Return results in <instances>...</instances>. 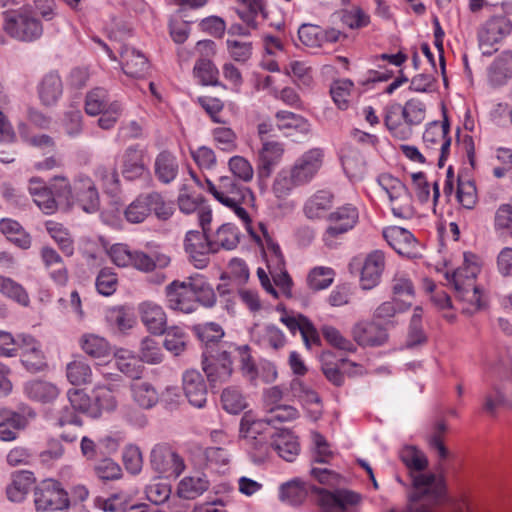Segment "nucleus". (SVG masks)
I'll return each mask as SVG.
<instances>
[{"mask_svg":"<svg viewBox=\"0 0 512 512\" xmlns=\"http://www.w3.org/2000/svg\"><path fill=\"white\" fill-rule=\"evenodd\" d=\"M151 466L166 478L178 477L185 468L182 458L165 446L153 448L151 451Z\"/></svg>","mask_w":512,"mask_h":512,"instance_id":"15","label":"nucleus"},{"mask_svg":"<svg viewBox=\"0 0 512 512\" xmlns=\"http://www.w3.org/2000/svg\"><path fill=\"white\" fill-rule=\"evenodd\" d=\"M62 93V80L57 72L47 73L38 84V96L45 106L55 105Z\"/></svg>","mask_w":512,"mask_h":512,"instance_id":"29","label":"nucleus"},{"mask_svg":"<svg viewBox=\"0 0 512 512\" xmlns=\"http://www.w3.org/2000/svg\"><path fill=\"white\" fill-rule=\"evenodd\" d=\"M354 341L363 347H377L385 344L388 334L385 328L373 321L357 322L352 328Z\"/></svg>","mask_w":512,"mask_h":512,"instance_id":"20","label":"nucleus"},{"mask_svg":"<svg viewBox=\"0 0 512 512\" xmlns=\"http://www.w3.org/2000/svg\"><path fill=\"white\" fill-rule=\"evenodd\" d=\"M183 245L190 262L198 269L205 268L210 254L215 253L210 234L199 230L188 231Z\"/></svg>","mask_w":512,"mask_h":512,"instance_id":"9","label":"nucleus"},{"mask_svg":"<svg viewBox=\"0 0 512 512\" xmlns=\"http://www.w3.org/2000/svg\"><path fill=\"white\" fill-rule=\"evenodd\" d=\"M449 128L447 118L441 124L437 121L430 123L423 133V141L427 148L433 149L434 145H441L445 139H451L448 136Z\"/></svg>","mask_w":512,"mask_h":512,"instance_id":"49","label":"nucleus"},{"mask_svg":"<svg viewBox=\"0 0 512 512\" xmlns=\"http://www.w3.org/2000/svg\"><path fill=\"white\" fill-rule=\"evenodd\" d=\"M211 241L215 253L221 248L232 250L239 243V231L237 227L231 223L222 224L214 233H210Z\"/></svg>","mask_w":512,"mask_h":512,"instance_id":"36","label":"nucleus"},{"mask_svg":"<svg viewBox=\"0 0 512 512\" xmlns=\"http://www.w3.org/2000/svg\"><path fill=\"white\" fill-rule=\"evenodd\" d=\"M77 203L86 213H94L100 207L98 189L86 174H77L72 183V205Z\"/></svg>","mask_w":512,"mask_h":512,"instance_id":"11","label":"nucleus"},{"mask_svg":"<svg viewBox=\"0 0 512 512\" xmlns=\"http://www.w3.org/2000/svg\"><path fill=\"white\" fill-rule=\"evenodd\" d=\"M512 25L510 20L503 16H494L487 20L478 32L479 45L483 55H491L492 51L486 47H492L501 41L511 32Z\"/></svg>","mask_w":512,"mask_h":512,"instance_id":"14","label":"nucleus"},{"mask_svg":"<svg viewBox=\"0 0 512 512\" xmlns=\"http://www.w3.org/2000/svg\"><path fill=\"white\" fill-rule=\"evenodd\" d=\"M45 227L48 234L58 244L61 251L66 256L73 255L74 244L69 231L62 224L54 221H47Z\"/></svg>","mask_w":512,"mask_h":512,"instance_id":"46","label":"nucleus"},{"mask_svg":"<svg viewBox=\"0 0 512 512\" xmlns=\"http://www.w3.org/2000/svg\"><path fill=\"white\" fill-rule=\"evenodd\" d=\"M273 440L271 447L278 453V455L288 462H292L299 454L300 445L297 437L287 429H278L273 427Z\"/></svg>","mask_w":512,"mask_h":512,"instance_id":"26","label":"nucleus"},{"mask_svg":"<svg viewBox=\"0 0 512 512\" xmlns=\"http://www.w3.org/2000/svg\"><path fill=\"white\" fill-rule=\"evenodd\" d=\"M133 400L143 409H151L159 401V395L154 386L146 381H136L131 385Z\"/></svg>","mask_w":512,"mask_h":512,"instance_id":"38","label":"nucleus"},{"mask_svg":"<svg viewBox=\"0 0 512 512\" xmlns=\"http://www.w3.org/2000/svg\"><path fill=\"white\" fill-rule=\"evenodd\" d=\"M240 436L245 441L253 462H262L269 453L273 440V427L259 419H255L252 413L247 412L240 421Z\"/></svg>","mask_w":512,"mask_h":512,"instance_id":"3","label":"nucleus"},{"mask_svg":"<svg viewBox=\"0 0 512 512\" xmlns=\"http://www.w3.org/2000/svg\"><path fill=\"white\" fill-rule=\"evenodd\" d=\"M228 165L234 178L236 177L244 182H249L253 179L254 170L246 158L233 156L229 159Z\"/></svg>","mask_w":512,"mask_h":512,"instance_id":"61","label":"nucleus"},{"mask_svg":"<svg viewBox=\"0 0 512 512\" xmlns=\"http://www.w3.org/2000/svg\"><path fill=\"white\" fill-rule=\"evenodd\" d=\"M141 360L149 364H158L163 360L160 342L153 337H145L140 346Z\"/></svg>","mask_w":512,"mask_h":512,"instance_id":"57","label":"nucleus"},{"mask_svg":"<svg viewBox=\"0 0 512 512\" xmlns=\"http://www.w3.org/2000/svg\"><path fill=\"white\" fill-rule=\"evenodd\" d=\"M110 103L107 91L97 87L87 93L85 111L88 115L96 116L107 110Z\"/></svg>","mask_w":512,"mask_h":512,"instance_id":"47","label":"nucleus"},{"mask_svg":"<svg viewBox=\"0 0 512 512\" xmlns=\"http://www.w3.org/2000/svg\"><path fill=\"white\" fill-rule=\"evenodd\" d=\"M34 482V474L30 471H19L15 473L12 483L6 489L8 499L12 502H22Z\"/></svg>","mask_w":512,"mask_h":512,"instance_id":"33","label":"nucleus"},{"mask_svg":"<svg viewBox=\"0 0 512 512\" xmlns=\"http://www.w3.org/2000/svg\"><path fill=\"white\" fill-rule=\"evenodd\" d=\"M165 339L163 346L165 349L175 356L180 355L186 348L187 334L183 329L177 326L165 328Z\"/></svg>","mask_w":512,"mask_h":512,"instance_id":"50","label":"nucleus"},{"mask_svg":"<svg viewBox=\"0 0 512 512\" xmlns=\"http://www.w3.org/2000/svg\"><path fill=\"white\" fill-rule=\"evenodd\" d=\"M194 75L197 77L203 85H217L218 70L214 64L206 58L197 60L194 66Z\"/></svg>","mask_w":512,"mask_h":512,"instance_id":"56","label":"nucleus"},{"mask_svg":"<svg viewBox=\"0 0 512 512\" xmlns=\"http://www.w3.org/2000/svg\"><path fill=\"white\" fill-rule=\"evenodd\" d=\"M182 386L189 403L203 408L207 402V385L200 371L186 370L182 375Z\"/></svg>","mask_w":512,"mask_h":512,"instance_id":"21","label":"nucleus"},{"mask_svg":"<svg viewBox=\"0 0 512 512\" xmlns=\"http://www.w3.org/2000/svg\"><path fill=\"white\" fill-rule=\"evenodd\" d=\"M0 293L23 307L30 304L26 289L12 278L0 275Z\"/></svg>","mask_w":512,"mask_h":512,"instance_id":"44","label":"nucleus"},{"mask_svg":"<svg viewBox=\"0 0 512 512\" xmlns=\"http://www.w3.org/2000/svg\"><path fill=\"white\" fill-rule=\"evenodd\" d=\"M152 211L157 219L166 221L173 215L174 208L159 192L152 191L140 194L127 206L124 215L128 222L136 224L142 223Z\"/></svg>","mask_w":512,"mask_h":512,"instance_id":"5","label":"nucleus"},{"mask_svg":"<svg viewBox=\"0 0 512 512\" xmlns=\"http://www.w3.org/2000/svg\"><path fill=\"white\" fill-rule=\"evenodd\" d=\"M399 457L406 468L412 472H422L428 467V458L416 446H405L399 452Z\"/></svg>","mask_w":512,"mask_h":512,"instance_id":"43","label":"nucleus"},{"mask_svg":"<svg viewBox=\"0 0 512 512\" xmlns=\"http://www.w3.org/2000/svg\"><path fill=\"white\" fill-rule=\"evenodd\" d=\"M96 475L104 481L117 480L122 477V469L110 458L100 460L94 467Z\"/></svg>","mask_w":512,"mask_h":512,"instance_id":"64","label":"nucleus"},{"mask_svg":"<svg viewBox=\"0 0 512 512\" xmlns=\"http://www.w3.org/2000/svg\"><path fill=\"white\" fill-rule=\"evenodd\" d=\"M34 503L37 512H62L69 508L70 499L60 482L46 479L35 487Z\"/></svg>","mask_w":512,"mask_h":512,"instance_id":"7","label":"nucleus"},{"mask_svg":"<svg viewBox=\"0 0 512 512\" xmlns=\"http://www.w3.org/2000/svg\"><path fill=\"white\" fill-rule=\"evenodd\" d=\"M385 267V255L381 250L369 253L364 261L360 283L364 290L374 288L380 281Z\"/></svg>","mask_w":512,"mask_h":512,"instance_id":"24","label":"nucleus"},{"mask_svg":"<svg viewBox=\"0 0 512 512\" xmlns=\"http://www.w3.org/2000/svg\"><path fill=\"white\" fill-rule=\"evenodd\" d=\"M327 220L329 226L325 230L324 241L329 244L330 238L338 237L354 228L359 220V212L352 204H345L331 212Z\"/></svg>","mask_w":512,"mask_h":512,"instance_id":"12","label":"nucleus"},{"mask_svg":"<svg viewBox=\"0 0 512 512\" xmlns=\"http://www.w3.org/2000/svg\"><path fill=\"white\" fill-rule=\"evenodd\" d=\"M67 379L73 385H82L91 381L92 371L90 366L82 361L75 360L67 365Z\"/></svg>","mask_w":512,"mask_h":512,"instance_id":"53","label":"nucleus"},{"mask_svg":"<svg viewBox=\"0 0 512 512\" xmlns=\"http://www.w3.org/2000/svg\"><path fill=\"white\" fill-rule=\"evenodd\" d=\"M0 230L6 235L7 239L22 249H28L31 246L30 236L23 230L21 225L11 219H3L0 222Z\"/></svg>","mask_w":512,"mask_h":512,"instance_id":"45","label":"nucleus"},{"mask_svg":"<svg viewBox=\"0 0 512 512\" xmlns=\"http://www.w3.org/2000/svg\"><path fill=\"white\" fill-rule=\"evenodd\" d=\"M383 237L398 254L408 258L416 255L417 240L410 231L398 226L387 227Z\"/></svg>","mask_w":512,"mask_h":512,"instance_id":"23","label":"nucleus"},{"mask_svg":"<svg viewBox=\"0 0 512 512\" xmlns=\"http://www.w3.org/2000/svg\"><path fill=\"white\" fill-rule=\"evenodd\" d=\"M324 338L334 347L347 351L354 352L356 350L355 345L348 339H346L339 330L333 326L325 325L321 329Z\"/></svg>","mask_w":512,"mask_h":512,"instance_id":"63","label":"nucleus"},{"mask_svg":"<svg viewBox=\"0 0 512 512\" xmlns=\"http://www.w3.org/2000/svg\"><path fill=\"white\" fill-rule=\"evenodd\" d=\"M275 117L278 129L284 131L287 136H293V130L302 135L310 132V124L301 115L290 111H278Z\"/></svg>","mask_w":512,"mask_h":512,"instance_id":"32","label":"nucleus"},{"mask_svg":"<svg viewBox=\"0 0 512 512\" xmlns=\"http://www.w3.org/2000/svg\"><path fill=\"white\" fill-rule=\"evenodd\" d=\"M34 203L45 214L51 215L57 211V200L53 198L49 185L40 178H32L28 187Z\"/></svg>","mask_w":512,"mask_h":512,"instance_id":"27","label":"nucleus"},{"mask_svg":"<svg viewBox=\"0 0 512 512\" xmlns=\"http://www.w3.org/2000/svg\"><path fill=\"white\" fill-rule=\"evenodd\" d=\"M333 276L334 272L331 268L315 267L308 274L307 283L314 291L323 290L332 284Z\"/></svg>","mask_w":512,"mask_h":512,"instance_id":"55","label":"nucleus"},{"mask_svg":"<svg viewBox=\"0 0 512 512\" xmlns=\"http://www.w3.org/2000/svg\"><path fill=\"white\" fill-rule=\"evenodd\" d=\"M116 385H97L93 389V406L98 408V417L102 411H113L117 407Z\"/></svg>","mask_w":512,"mask_h":512,"instance_id":"40","label":"nucleus"},{"mask_svg":"<svg viewBox=\"0 0 512 512\" xmlns=\"http://www.w3.org/2000/svg\"><path fill=\"white\" fill-rule=\"evenodd\" d=\"M218 195V201L223 205L251 203L254 200L253 192L239 184L232 176H222L219 178Z\"/></svg>","mask_w":512,"mask_h":512,"instance_id":"18","label":"nucleus"},{"mask_svg":"<svg viewBox=\"0 0 512 512\" xmlns=\"http://www.w3.org/2000/svg\"><path fill=\"white\" fill-rule=\"evenodd\" d=\"M3 29L21 42H33L43 35V25L31 9L3 12Z\"/></svg>","mask_w":512,"mask_h":512,"instance_id":"4","label":"nucleus"},{"mask_svg":"<svg viewBox=\"0 0 512 512\" xmlns=\"http://www.w3.org/2000/svg\"><path fill=\"white\" fill-rule=\"evenodd\" d=\"M232 351L224 345H210L202 353V368L212 386L227 382L233 372Z\"/></svg>","mask_w":512,"mask_h":512,"instance_id":"6","label":"nucleus"},{"mask_svg":"<svg viewBox=\"0 0 512 512\" xmlns=\"http://www.w3.org/2000/svg\"><path fill=\"white\" fill-rule=\"evenodd\" d=\"M191 277L185 280H174L165 287L166 305L170 310L184 314L196 311V300L190 286Z\"/></svg>","mask_w":512,"mask_h":512,"instance_id":"10","label":"nucleus"},{"mask_svg":"<svg viewBox=\"0 0 512 512\" xmlns=\"http://www.w3.org/2000/svg\"><path fill=\"white\" fill-rule=\"evenodd\" d=\"M221 402L224 410L231 414H238L246 408V401L242 393L233 387L223 390Z\"/></svg>","mask_w":512,"mask_h":512,"instance_id":"54","label":"nucleus"},{"mask_svg":"<svg viewBox=\"0 0 512 512\" xmlns=\"http://www.w3.org/2000/svg\"><path fill=\"white\" fill-rule=\"evenodd\" d=\"M284 153L283 144L277 141H263L259 152V173L269 176L273 167L280 161Z\"/></svg>","mask_w":512,"mask_h":512,"instance_id":"31","label":"nucleus"},{"mask_svg":"<svg viewBox=\"0 0 512 512\" xmlns=\"http://www.w3.org/2000/svg\"><path fill=\"white\" fill-rule=\"evenodd\" d=\"M477 258L472 253H464V263L461 267L457 268L451 274L446 273L447 281L454 287L455 290L468 289L474 287L475 279L480 272V267L477 263Z\"/></svg>","mask_w":512,"mask_h":512,"instance_id":"19","label":"nucleus"},{"mask_svg":"<svg viewBox=\"0 0 512 512\" xmlns=\"http://www.w3.org/2000/svg\"><path fill=\"white\" fill-rule=\"evenodd\" d=\"M121 173L129 181L149 175L146 152L139 144L130 145L124 150L121 156Z\"/></svg>","mask_w":512,"mask_h":512,"instance_id":"16","label":"nucleus"},{"mask_svg":"<svg viewBox=\"0 0 512 512\" xmlns=\"http://www.w3.org/2000/svg\"><path fill=\"white\" fill-rule=\"evenodd\" d=\"M322 28L318 25L304 23L298 29V38L307 47L318 48L322 46Z\"/></svg>","mask_w":512,"mask_h":512,"instance_id":"60","label":"nucleus"},{"mask_svg":"<svg viewBox=\"0 0 512 512\" xmlns=\"http://www.w3.org/2000/svg\"><path fill=\"white\" fill-rule=\"evenodd\" d=\"M426 115V106L419 99H410L403 106L391 103L385 108L384 124L391 134L401 140L412 135V127L420 125Z\"/></svg>","mask_w":512,"mask_h":512,"instance_id":"2","label":"nucleus"},{"mask_svg":"<svg viewBox=\"0 0 512 512\" xmlns=\"http://www.w3.org/2000/svg\"><path fill=\"white\" fill-rule=\"evenodd\" d=\"M179 173V164L176 156L167 150L157 154L154 161V174L162 184H170Z\"/></svg>","mask_w":512,"mask_h":512,"instance_id":"28","label":"nucleus"},{"mask_svg":"<svg viewBox=\"0 0 512 512\" xmlns=\"http://www.w3.org/2000/svg\"><path fill=\"white\" fill-rule=\"evenodd\" d=\"M199 339L205 343V349L210 345H220L218 342L224 336V331L219 324L207 323L196 328Z\"/></svg>","mask_w":512,"mask_h":512,"instance_id":"62","label":"nucleus"},{"mask_svg":"<svg viewBox=\"0 0 512 512\" xmlns=\"http://www.w3.org/2000/svg\"><path fill=\"white\" fill-rule=\"evenodd\" d=\"M115 365L119 371L132 379L140 378L143 366L140 360L126 349H119L115 352Z\"/></svg>","mask_w":512,"mask_h":512,"instance_id":"41","label":"nucleus"},{"mask_svg":"<svg viewBox=\"0 0 512 512\" xmlns=\"http://www.w3.org/2000/svg\"><path fill=\"white\" fill-rule=\"evenodd\" d=\"M68 403L77 411L92 418H98V408L93 406L90 397L79 389H70L67 393Z\"/></svg>","mask_w":512,"mask_h":512,"instance_id":"48","label":"nucleus"},{"mask_svg":"<svg viewBox=\"0 0 512 512\" xmlns=\"http://www.w3.org/2000/svg\"><path fill=\"white\" fill-rule=\"evenodd\" d=\"M124 73L133 78L144 77L149 70L147 57L134 47L122 43L117 48Z\"/></svg>","mask_w":512,"mask_h":512,"instance_id":"22","label":"nucleus"},{"mask_svg":"<svg viewBox=\"0 0 512 512\" xmlns=\"http://www.w3.org/2000/svg\"><path fill=\"white\" fill-rule=\"evenodd\" d=\"M49 188L52 192L53 198L59 203L67 206L72 205V184L64 176H55L49 182Z\"/></svg>","mask_w":512,"mask_h":512,"instance_id":"51","label":"nucleus"},{"mask_svg":"<svg viewBox=\"0 0 512 512\" xmlns=\"http://www.w3.org/2000/svg\"><path fill=\"white\" fill-rule=\"evenodd\" d=\"M324 152L320 148H312L296 159L289 169L298 183L303 186L310 183L323 164Z\"/></svg>","mask_w":512,"mask_h":512,"instance_id":"13","label":"nucleus"},{"mask_svg":"<svg viewBox=\"0 0 512 512\" xmlns=\"http://www.w3.org/2000/svg\"><path fill=\"white\" fill-rule=\"evenodd\" d=\"M24 392L28 398L42 403H48L57 398L58 388L46 381L32 380L25 384Z\"/></svg>","mask_w":512,"mask_h":512,"instance_id":"37","label":"nucleus"},{"mask_svg":"<svg viewBox=\"0 0 512 512\" xmlns=\"http://www.w3.org/2000/svg\"><path fill=\"white\" fill-rule=\"evenodd\" d=\"M512 77V51L502 52L488 68V80L493 86H501Z\"/></svg>","mask_w":512,"mask_h":512,"instance_id":"30","label":"nucleus"},{"mask_svg":"<svg viewBox=\"0 0 512 512\" xmlns=\"http://www.w3.org/2000/svg\"><path fill=\"white\" fill-rule=\"evenodd\" d=\"M141 321L147 329L155 334L162 335L167 324V316L163 308L151 301L143 302L139 305Z\"/></svg>","mask_w":512,"mask_h":512,"instance_id":"25","label":"nucleus"},{"mask_svg":"<svg viewBox=\"0 0 512 512\" xmlns=\"http://www.w3.org/2000/svg\"><path fill=\"white\" fill-rule=\"evenodd\" d=\"M94 504L104 512H125L129 504V496L126 493L118 492L108 498L96 497Z\"/></svg>","mask_w":512,"mask_h":512,"instance_id":"52","label":"nucleus"},{"mask_svg":"<svg viewBox=\"0 0 512 512\" xmlns=\"http://www.w3.org/2000/svg\"><path fill=\"white\" fill-rule=\"evenodd\" d=\"M309 493L315 494V501L321 512H346L348 506L357 505L361 495L347 489L329 491L299 479L281 485L280 499L290 505L301 504Z\"/></svg>","mask_w":512,"mask_h":512,"instance_id":"1","label":"nucleus"},{"mask_svg":"<svg viewBox=\"0 0 512 512\" xmlns=\"http://www.w3.org/2000/svg\"><path fill=\"white\" fill-rule=\"evenodd\" d=\"M379 186L386 192L395 217L409 218L413 214L412 196L406 185L390 174H381L377 178Z\"/></svg>","mask_w":512,"mask_h":512,"instance_id":"8","label":"nucleus"},{"mask_svg":"<svg viewBox=\"0 0 512 512\" xmlns=\"http://www.w3.org/2000/svg\"><path fill=\"white\" fill-rule=\"evenodd\" d=\"M209 488V480L204 474L183 478L178 486V494L185 499H195Z\"/></svg>","mask_w":512,"mask_h":512,"instance_id":"39","label":"nucleus"},{"mask_svg":"<svg viewBox=\"0 0 512 512\" xmlns=\"http://www.w3.org/2000/svg\"><path fill=\"white\" fill-rule=\"evenodd\" d=\"M79 343L81 349L93 358H105L111 353L109 343L104 338L95 334L82 335Z\"/></svg>","mask_w":512,"mask_h":512,"instance_id":"42","label":"nucleus"},{"mask_svg":"<svg viewBox=\"0 0 512 512\" xmlns=\"http://www.w3.org/2000/svg\"><path fill=\"white\" fill-rule=\"evenodd\" d=\"M280 321L293 335L297 332L301 334L307 349H310L313 345H320V335L314 324L305 315L301 313L282 314Z\"/></svg>","mask_w":512,"mask_h":512,"instance_id":"17","label":"nucleus"},{"mask_svg":"<svg viewBox=\"0 0 512 512\" xmlns=\"http://www.w3.org/2000/svg\"><path fill=\"white\" fill-rule=\"evenodd\" d=\"M299 417L298 410L290 405H275L269 409V416L261 419L268 423V426L275 427L276 422H287Z\"/></svg>","mask_w":512,"mask_h":512,"instance_id":"59","label":"nucleus"},{"mask_svg":"<svg viewBox=\"0 0 512 512\" xmlns=\"http://www.w3.org/2000/svg\"><path fill=\"white\" fill-rule=\"evenodd\" d=\"M334 195L327 190H319L304 205V213L309 219L322 217L333 205Z\"/></svg>","mask_w":512,"mask_h":512,"instance_id":"34","label":"nucleus"},{"mask_svg":"<svg viewBox=\"0 0 512 512\" xmlns=\"http://www.w3.org/2000/svg\"><path fill=\"white\" fill-rule=\"evenodd\" d=\"M192 292L196 300V310L199 305L206 308H212L216 304V294L212 286L208 283L204 276L195 274L190 276Z\"/></svg>","mask_w":512,"mask_h":512,"instance_id":"35","label":"nucleus"},{"mask_svg":"<svg viewBox=\"0 0 512 512\" xmlns=\"http://www.w3.org/2000/svg\"><path fill=\"white\" fill-rule=\"evenodd\" d=\"M301 186L298 181L294 178L293 174L290 170H282L276 176L272 190L277 198H284L288 196L291 191L295 188Z\"/></svg>","mask_w":512,"mask_h":512,"instance_id":"58","label":"nucleus"}]
</instances>
